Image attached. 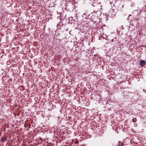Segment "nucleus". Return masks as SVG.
I'll list each match as a JSON object with an SVG mask.
<instances>
[{"label":"nucleus","mask_w":146,"mask_h":146,"mask_svg":"<svg viewBox=\"0 0 146 146\" xmlns=\"http://www.w3.org/2000/svg\"><path fill=\"white\" fill-rule=\"evenodd\" d=\"M69 20L72 21L73 19V18L72 17H69Z\"/></svg>","instance_id":"3"},{"label":"nucleus","mask_w":146,"mask_h":146,"mask_svg":"<svg viewBox=\"0 0 146 146\" xmlns=\"http://www.w3.org/2000/svg\"><path fill=\"white\" fill-rule=\"evenodd\" d=\"M122 7H123V5L122 6Z\"/></svg>","instance_id":"7"},{"label":"nucleus","mask_w":146,"mask_h":146,"mask_svg":"<svg viewBox=\"0 0 146 146\" xmlns=\"http://www.w3.org/2000/svg\"><path fill=\"white\" fill-rule=\"evenodd\" d=\"M132 121H133V122H135V121L133 119H132Z\"/></svg>","instance_id":"4"},{"label":"nucleus","mask_w":146,"mask_h":146,"mask_svg":"<svg viewBox=\"0 0 146 146\" xmlns=\"http://www.w3.org/2000/svg\"><path fill=\"white\" fill-rule=\"evenodd\" d=\"M145 62L144 60H142L140 61V64L141 66H143L145 64Z\"/></svg>","instance_id":"1"},{"label":"nucleus","mask_w":146,"mask_h":146,"mask_svg":"<svg viewBox=\"0 0 146 146\" xmlns=\"http://www.w3.org/2000/svg\"><path fill=\"white\" fill-rule=\"evenodd\" d=\"M123 144L121 143L120 142H118L117 145H116L115 146H123Z\"/></svg>","instance_id":"2"},{"label":"nucleus","mask_w":146,"mask_h":146,"mask_svg":"<svg viewBox=\"0 0 146 146\" xmlns=\"http://www.w3.org/2000/svg\"><path fill=\"white\" fill-rule=\"evenodd\" d=\"M111 40L112 42H113L114 41H115V40H114L113 39H112Z\"/></svg>","instance_id":"5"},{"label":"nucleus","mask_w":146,"mask_h":146,"mask_svg":"<svg viewBox=\"0 0 146 146\" xmlns=\"http://www.w3.org/2000/svg\"><path fill=\"white\" fill-rule=\"evenodd\" d=\"M126 126V125H124V126Z\"/></svg>","instance_id":"8"},{"label":"nucleus","mask_w":146,"mask_h":146,"mask_svg":"<svg viewBox=\"0 0 146 146\" xmlns=\"http://www.w3.org/2000/svg\"><path fill=\"white\" fill-rule=\"evenodd\" d=\"M29 128H30V126H29Z\"/></svg>","instance_id":"6"}]
</instances>
